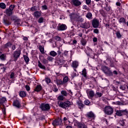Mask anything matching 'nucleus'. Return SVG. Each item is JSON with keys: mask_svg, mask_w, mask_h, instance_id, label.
<instances>
[{"mask_svg": "<svg viewBox=\"0 0 128 128\" xmlns=\"http://www.w3.org/2000/svg\"><path fill=\"white\" fill-rule=\"evenodd\" d=\"M58 104L60 108H66L68 107H70V106L72 104V102H70L69 100H66L65 102H60V103L58 102Z\"/></svg>", "mask_w": 128, "mask_h": 128, "instance_id": "f257e3e1", "label": "nucleus"}, {"mask_svg": "<svg viewBox=\"0 0 128 128\" xmlns=\"http://www.w3.org/2000/svg\"><path fill=\"white\" fill-rule=\"evenodd\" d=\"M102 70L106 74L107 76H111L112 75V72L106 66L102 67Z\"/></svg>", "mask_w": 128, "mask_h": 128, "instance_id": "f03ea898", "label": "nucleus"}, {"mask_svg": "<svg viewBox=\"0 0 128 128\" xmlns=\"http://www.w3.org/2000/svg\"><path fill=\"white\" fill-rule=\"evenodd\" d=\"M113 109L111 106H107L105 108V113L107 114L110 115L113 113Z\"/></svg>", "mask_w": 128, "mask_h": 128, "instance_id": "7ed1b4c3", "label": "nucleus"}, {"mask_svg": "<svg viewBox=\"0 0 128 128\" xmlns=\"http://www.w3.org/2000/svg\"><path fill=\"white\" fill-rule=\"evenodd\" d=\"M21 54V51H15L14 54V61L16 62Z\"/></svg>", "mask_w": 128, "mask_h": 128, "instance_id": "20e7f679", "label": "nucleus"}, {"mask_svg": "<svg viewBox=\"0 0 128 128\" xmlns=\"http://www.w3.org/2000/svg\"><path fill=\"white\" fill-rule=\"evenodd\" d=\"M40 108L44 111L48 110L50 109V106L49 104H42L40 106Z\"/></svg>", "mask_w": 128, "mask_h": 128, "instance_id": "39448f33", "label": "nucleus"}, {"mask_svg": "<svg viewBox=\"0 0 128 128\" xmlns=\"http://www.w3.org/2000/svg\"><path fill=\"white\" fill-rule=\"evenodd\" d=\"M80 15L79 14L76 13H72L70 14V20L72 22L76 21V20L77 19V18L78 17V16Z\"/></svg>", "mask_w": 128, "mask_h": 128, "instance_id": "423d86ee", "label": "nucleus"}, {"mask_svg": "<svg viewBox=\"0 0 128 128\" xmlns=\"http://www.w3.org/2000/svg\"><path fill=\"white\" fill-rule=\"evenodd\" d=\"M99 25V21L97 19H94L92 20V26H93L94 28H96Z\"/></svg>", "mask_w": 128, "mask_h": 128, "instance_id": "0eeeda50", "label": "nucleus"}, {"mask_svg": "<svg viewBox=\"0 0 128 128\" xmlns=\"http://www.w3.org/2000/svg\"><path fill=\"white\" fill-rule=\"evenodd\" d=\"M78 66H79L78 62L76 61H74L72 62V66L76 72V69L78 68Z\"/></svg>", "mask_w": 128, "mask_h": 128, "instance_id": "6e6552de", "label": "nucleus"}, {"mask_svg": "<svg viewBox=\"0 0 128 128\" xmlns=\"http://www.w3.org/2000/svg\"><path fill=\"white\" fill-rule=\"evenodd\" d=\"M88 96L89 98H93L94 96V94L93 90H87L86 91Z\"/></svg>", "mask_w": 128, "mask_h": 128, "instance_id": "1a4fd4ad", "label": "nucleus"}, {"mask_svg": "<svg viewBox=\"0 0 128 128\" xmlns=\"http://www.w3.org/2000/svg\"><path fill=\"white\" fill-rule=\"evenodd\" d=\"M67 29V26L64 24H62L60 25H59L58 26V30H59L63 31Z\"/></svg>", "mask_w": 128, "mask_h": 128, "instance_id": "9d476101", "label": "nucleus"}, {"mask_svg": "<svg viewBox=\"0 0 128 128\" xmlns=\"http://www.w3.org/2000/svg\"><path fill=\"white\" fill-rule=\"evenodd\" d=\"M20 100H15L13 104L14 106H16L18 108H20Z\"/></svg>", "mask_w": 128, "mask_h": 128, "instance_id": "9b49d317", "label": "nucleus"}, {"mask_svg": "<svg viewBox=\"0 0 128 128\" xmlns=\"http://www.w3.org/2000/svg\"><path fill=\"white\" fill-rule=\"evenodd\" d=\"M62 124V120L60 118H58V120H56L52 122V124L54 126H58Z\"/></svg>", "mask_w": 128, "mask_h": 128, "instance_id": "f8f14e48", "label": "nucleus"}, {"mask_svg": "<svg viewBox=\"0 0 128 128\" xmlns=\"http://www.w3.org/2000/svg\"><path fill=\"white\" fill-rule=\"evenodd\" d=\"M72 4L74 6H79L82 4L81 2L79 0H72Z\"/></svg>", "mask_w": 128, "mask_h": 128, "instance_id": "ddd939ff", "label": "nucleus"}, {"mask_svg": "<svg viewBox=\"0 0 128 128\" xmlns=\"http://www.w3.org/2000/svg\"><path fill=\"white\" fill-rule=\"evenodd\" d=\"M33 16L38 18L41 16V12L36 11L33 13Z\"/></svg>", "mask_w": 128, "mask_h": 128, "instance_id": "4468645a", "label": "nucleus"}, {"mask_svg": "<svg viewBox=\"0 0 128 128\" xmlns=\"http://www.w3.org/2000/svg\"><path fill=\"white\" fill-rule=\"evenodd\" d=\"M126 113L125 110H118L116 111V114H117L118 116H122L124 115Z\"/></svg>", "mask_w": 128, "mask_h": 128, "instance_id": "2eb2a0df", "label": "nucleus"}, {"mask_svg": "<svg viewBox=\"0 0 128 128\" xmlns=\"http://www.w3.org/2000/svg\"><path fill=\"white\" fill-rule=\"evenodd\" d=\"M88 118H91L92 120H94L95 116L92 112H89L87 114Z\"/></svg>", "mask_w": 128, "mask_h": 128, "instance_id": "dca6fc26", "label": "nucleus"}, {"mask_svg": "<svg viewBox=\"0 0 128 128\" xmlns=\"http://www.w3.org/2000/svg\"><path fill=\"white\" fill-rule=\"evenodd\" d=\"M68 76H65L64 78L63 82H61L62 84H67V82H68Z\"/></svg>", "mask_w": 128, "mask_h": 128, "instance_id": "f3484780", "label": "nucleus"}, {"mask_svg": "<svg viewBox=\"0 0 128 128\" xmlns=\"http://www.w3.org/2000/svg\"><path fill=\"white\" fill-rule=\"evenodd\" d=\"M78 128H88L86 124L82 123H78Z\"/></svg>", "mask_w": 128, "mask_h": 128, "instance_id": "a211bd4d", "label": "nucleus"}, {"mask_svg": "<svg viewBox=\"0 0 128 128\" xmlns=\"http://www.w3.org/2000/svg\"><path fill=\"white\" fill-rule=\"evenodd\" d=\"M6 54H2L1 55H0V60H2V61H4L6 60Z\"/></svg>", "mask_w": 128, "mask_h": 128, "instance_id": "6ab92c4d", "label": "nucleus"}, {"mask_svg": "<svg viewBox=\"0 0 128 128\" xmlns=\"http://www.w3.org/2000/svg\"><path fill=\"white\" fill-rule=\"evenodd\" d=\"M6 14L8 16H10L12 14V10H10L9 9L7 8L6 10Z\"/></svg>", "mask_w": 128, "mask_h": 128, "instance_id": "aec40b11", "label": "nucleus"}, {"mask_svg": "<svg viewBox=\"0 0 128 128\" xmlns=\"http://www.w3.org/2000/svg\"><path fill=\"white\" fill-rule=\"evenodd\" d=\"M38 66L41 69L46 70L45 66L42 65L40 61L38 62Z\"/></svg>", "mask_w": 128, "mask_h": 128, "instance_id": "412c9836", "label": "nucleus"}, {"mask_svg": "<svg viewBox=\"0 0 128 128\" xmlns=\"http://www.w3.org/2000/svg\"><path fill=\"white\" fill-rule=\"evenodd\" d=\"M20 96L21 98H24L26 97V92H20Z\"/></svg>", "mask_w": 128, "mask_h": 128, "instance_id": "4be33fe9", "label": "nucleus"}, {"mask_svg": "<svg viewBox=\"0 0 128 128\" xmlns=\"http://www.w3.org/2000/svg\"><path fill=\"white\" fill-rule=\"evenodd\" d=\"M42 90V86L40 85H38L34 90V91L39 92Z\"/></svg>", "mask_w": 128, "mask_h": 128, "instance_id": "5701e85b", "label": "nucleus"}, {"mask_svg": "<svg viewBox=\"0 0 128 128\" xmlns=\"http://www.w3.org/2000/svg\"><path fill=\"white\" fill-rule=\"evenodd\" d=\"M90 27V24L88 22H86L84 25L83 28H88Z\"/></svg>", "mask_w": 128, "mask_h": 128, "instance_id": "b1692460", "label": "nucleus"}, {"mask_svg": "<svg viewBox=\"0 0 128 128\" xmlns=\"http://www.w3.org/2000/svg\"><path fill=\"white\" fill-rule=\"evenodd\" d=\"M50 54L54 57H55L57 55V53L55 51H51L50 52Z\"/></svg>", "mask_w": 128, "mask_h": 128, "instance_id": "393cba45", "label": "nucleus"}, {"mask_svg": "<svg viewBox=\"0 0 128 128\" xmlns=\"http://www.w3.org/2000/svg\"><path fill=\"white\" fill-rule=\"evenodd\" d=\"M0 8L3 10H4L6 8V6L4 2L0 3Z\"/></svg>", "mask_w": 128, "mask_h": 128, "instance_id": "a878e982", "label": "nucleus"}, {"mask_svg": "<svg viewBox=\"0 0 128 128\" xmlns=\"http://www.w3.org/2000/svg\"><path fill=\"white\" fill-rule=\"evenodd\" d=\"M119 22L120 23H122V24H126V20L122 18H120V20H119Z\"/></svg>", "mask_w": 128, "mask_h": 128, "instance_id": "bb28decb", "label": "nucleus"}, {"mask_svg": "<svg viewBox=\"0 0 128 128\" xmlns=\"http://www.w3.org/2000/svg\"><path fill=\"white\" fill-rule=\"evenodd\" d=\"M6 101V98L4 97H2L0 99V104H4Z\"/></svg>", "mask_w": 128, "mask_h": 128, "instance_id": "cd10ccee", "label": "nucleus"}, {"mask_svg": "<svg viewBox=\"0 0 128 128\" xmlns=\"http://www.w3.org/2000/svg\"><path fill=\"white\" fill-rule=\"evenodd\" d=\"M116 36L118 38H121L122 35L120 34V32H116Z\"/></svg>", "mask_w": 128, "mask_h": 128, "instance_id": "c85d7f7f", "label": "nucleus"}, {"mask_svg": "<svg viewBox=\"0 0 128 128\" xmlns=\"http://www.w3.org/2000/svg\"><path fill=\"white\" fill-rule=\"evenodd\" d=\"M76 21L82 22L84 21V19L79 15L78 17V18H77V19H76Z\"/></svg>", "mask_w": 128, "mask_h": 128, "instance_id": "c756f323", "label": "nucleus"}, {"mask_svg": "<svg viewBox=\"0 0 128 128\" xmlns=\"http://www.w3.org/2000/svg\"><path fill=\"white\" fill-rule=\"evenodd\" d=\"M92 13H88L87 14V15H86V17L87 18H88L89 20H91L92 19Z\"/></svg>", "mask_w": 128, "mask_h": 128, "instance_id": "7c9ffc66", "label": "nucleus"}, {"mask_svg": "<svg viewBox=\"0 0 128 128\" xmlns=\"http://www.w3.org/2000/svg\"><path fill=\"white\" fill-rule=\"evenodd\" d=\"M86 68H84L82 72V75L84 76V77H86Z\"/></svg>", "mask_w": 128, "mask_h": 128, "instance_id": "2f4dec72", "label": "nucleus"}, {"mask_svg": "<svg viewBox=\"0 0 128 128\" xmlns=\"http://www.w3.org/2000/svg\"><path fill=\"white\" fill-rule=\"evenodd\" d=\"M105 9L107 12H110L112 10L110 6L107 5H106Z\"/></svg>", "mask_w": 128, "mask_h": 128, "instance_id": "473e14b6", "label": "nucleus"}, {"mask_svg": "<svg viewBox=\"0 0 128 128\" xmlns=\"http://www.w3.org/2000/svg\"><path fill=\"white\" fill-rule=\"evenodd\" d=\"M45 20L43 18H40L38 20V23H42L44 22Z\"/></svg>", "mask_w": 128, "mask_h": 128, "instance_id": "72a5a7b5", "label": "nucleus"}, {"mask_svg": "<svg viewBox=\"0 0 128 128\" xmlns=\"http://www.w3.org/2000/svg\"><path fill=\"white\" fill-rule=\"evenodd\" d=\"M24 60L26 63H28L29 62V58H28V56H24Z\"/></svg>", "mask_w": 128, "mask_h": 128, "instance_id": "f704fd0d", "label": "nucleus"}, {"mask_svg": "<svg viewBox=\"0 0 128 128\" xmlns=\"http://www.w3.org/2000/svg\"><path fill=\"white\" fill-rule=\"evenodd\" d=\"M61 94H62V95H63L64 96H66L67 95H68L67 92H66L65 90H62V91L61 92Z\"/></svg>", "mask_w": 128, "mask_h": 128, "instance_id": "c9c22d12", "label": "nucleus"}, {"mask_svg": "<svg viewBox=\"0 0 128 128\" xmlns=\"http://www.w3.org/2000/svg\"><path fill=\"white\" fill-rule=\"evenodd\" d=\"M39 48L42 54H44V48L42 46H39Z\"/></svg>", "mask_w": 128, "mask_h": 128, "instance_id": "e433bc0d", "label": "nucleus"}, {"mask_svg": "<svg viewBox=\"0 0 128 128\" xmlns=\"http://www.w3.org/2000/svg\"><path fill=\"white\" fill-rule=\"evenodd\" d=\"M14 8H15V6L14 5H11L10 6V7H9L8 10H10L13 11Z\"/></svg>", "mask_w": 128, "mask_h": 128, "instance_id": "4c0bfd02", "label": "nucleus"}, {"mask_svg": "<svg viewBox=\"0 0 128 128\" xmlns=\"http://www.w3.org/2000/svg\"><path fill=\"white\" fill-rule=\"evenodd\" d=\"M45 82H46L48 84H50L51 82V80L50 78H45Z\"/></svg>", "mask_w": 128, "mask_h": 128, "instance_id": "58836bf2", "label": "nucleus"}, {"mask_svg": "<svg viewBox=\"0 0 128 128\" xmlns=\"http://www.w3.org/2000/svg\"><path fill=\"white\" fill-rule=\"evenodd\" d=\"M102 96V94L100 92H96V96L97 98H100Z\"/></svg>", "mask_w": 128, "mask_h": 128, "instance_id": "ea45409f", "label": "nucleus"}, {"mask_svg": "<svg viewBox=\"0 0 128 128\" xmlns=\"http://www.w3.org/2000/svg\"><path fill=\"white\" fill-rule=\"evenodd\" d=\"M58 99L60 100H63L64 98L63 96H58Z\"/></svg>", "mask_w": 128, "mask_h": 128, "instance_id": "a19ab883", "label": "nucleus"}, {"mask_svg": "<svg viewBox=\"0 0 128 128\" xmlns=\"http://www.w3.org/2000/svg\"><path fill=\"white\" fill-rule=\"evenodd\" d=\"M84 102V104L87 106H88L90 104V102L88 100H85Z\"/></svg>", "mask_w": 128, "mask_h": 128, "instance_id": "79ce46f5", "label": "nucleus"}, {"mask_svg": "<svg viewBox=\"0 0 128 128\" xmlns=\"http://www.w3.org/2000/svg\"><path fill=\"white\" fill-rule=\"evenodd\" d=\"M86 40H82V44L83 46H85L86 44Z\"/></svg>", "mask_w": 128, "mask_h": 128, "instance_id": "37998d69", "label": "nucleus"}, {"mask_svg": "<svg viewBox=\"0 0 128 128\" xmlns=\"http://www.w3.org/2000/svg\"><path fill=\"white\" fill-rule=\"evenodd\" d=\"M26 91H30V86H28V85H26Z\"/></svg>", "mask_w": 128, "mask_h": 128, "instance_id": "c03bdc74", "label": "nucleus"}, {"mask_svg": "<svg viewBox=\"0 0 128 128\" xmlns=\"http://www.w3.org/2000/svg\"><path fill=\"white\" fill-rule=\"evenodd\" d=\"M42 10H47V6L46 5L42 6Z\"/></svg>", "mask_w": 128, "mask_h": 128, "instance_id": "a18cd8bd", "label": "nucleus"}, {"mask_svg": "<svg viewBox=\"0 0 128 128\" xmlns=\"http://www.w3.org/2000/svg\"><path fill=\"white\" fill-rule=\"evenodd\" d=\"M56 40L60 41L61 40V38H60V37L58 36H56Z\"/></svg>", "mask_w": 128, "mask_h": 128, "instance_id": "49530a36", "label": "nucleus"}, {"mask_svg": "<svg viewBox=\"0 0 128 128\" xmlns=\"http://www.w3.org/2000/svg\"><path fill=\"white\" fill-rule=\"evenodd\" d=\"M14 78V72H12L10 74V78Z\"/></svg>", "mask_w": 128, "mask_h": 128, "instance_id": "de8ad7c7", "label": "nucleus"}, {"mask_svg": "<svg viewBox=\"0 0 128 128\" xmlns=\"http://www.w3.org/2000/svg\"><path fill=\"white\" fill-rule=\"evenodd\" d=\"M86 4L88 5L91 3V0H86Z\"/></svg>", "mask_w": 128, "mask_h": 128, "instance_id": "09e8293b", "label": "nucleus"}, {"mask_svg": "<svg viewBox=\"0 0 128 128\" xmlns=\"http://www.w3.org/2000/svg\"><path fill=\"white\" fill-rule=\"evenodd\" d=\"M48 60L52 61L53 60L52 57H51V56H48Z\"/></svg>", "mask_w": 128, "mask_h": 128, "instance_id": "8fccbe9b", "label": "nucleus"}, {"mask_svg": "<svg viewBox=\"0 0 128 128\" xmlns=\"http://www.w3.org/2000/svg\"><path fill=\"white\" fill-rule=\"evenodd\" d=\"M120 89L122 90H124L126 89V88L123 86H120Z\"/></svg>", "mask_w": 128, "mask_h": 128, "instance_id": "3c124183", "label": "nucleus"}, {"mask_svg": "<svg viewBox=\"0 0 128 128\" xmlns=\"http://www.w3.org/2000/svg\"><path fill=\"white\" fill-rule=\"evenodd\" d=\"M2 112L4 114H6V108H2Z\"/></svg>", "mask_w": 128, "mask_h": 128, "instance_id": "603ef678", "label": "nucleus"}, {"mask_svg": "<svg viewBox=\"0 0 128 128\" xmlns=\"http://www.w3.org/2000/svg\"><path fill=\"white\" fill-rule=\"evenodd\" d=\"M42 63L44 64H46L48 63L47 60H46V59H44L42 60Z\"/></svg>", "mask_w": 128, "mask_h": 128, "instance_id": "864d4df0", "label": "nucleus"}, {"mask_svg": "<svg viewBox=\"0 0 128 128\" xmlns=\"http://www.w3.org/2000/svg\"><path fill=\"white\" fill-rule=\"evenodd\" d=\"M94 32L96 34H98V29H94Z\"/></svg>", "mask_w": 128, "mask_h": 128, "instance_id": "5fc2aeb1", "label": "nucleus"}, {"mask_svg": "<svg viewBox=\"0 0 128 128\" xmlns=\"http://www.w3.org/2000/svg\"><path fill=\"white\" fill-rule=\"evenodd\" d=\"M30 10H32V12H34L36 10L35 7H32L30 8Z\"/></svg>", "mask_w": 128, "mask_h": 128, "instance_id": "6e6d98bb", "label": "nucleus"}, {"mask_svg": "<svg viewBox=\"0 0 128 128\" xmlns=\"http://www.w3.org/2000/svg\"><path fill=\"white\" fill-rule=\"evenodd\" d=\"M78 75V74L76 72V73H74L72 76H76Z\"/></svg>", "mask_w": 128, "mask_h": 128, "instance_id": "4d7b16f0", "label": "nucleus"}, {"mask_svg": "<svg viewBox=\"0 0 128 128\" xmlns=\"http://www.w3.org/2000/svg\"><path fill=\"white\" fill-rule=\"evenodd\" d=\"M83 9L86 10L88 8V6L86 5H84L82 6Z\"/></svg>", "mask_w": 128, "mask_h": 128, "instance_id": "13d9d810", "label": "nucleus"}, {"mask_svg": "<svg viewBox=\"0 0 128 128\" xmlns=\"http://www.w3.org/2000/svg\"><path fill=\"white\" fill-rule=\"evenodd\" d=\"M97 40H98V39H97L96 38H94V39H93L94 42H97Z\"/></svg>", "mask_w": 128, "mask_h": 128, "instance_id": "bf43d9fd", "label": "nucleus"}, {"mask_svg": "<svg viewBox=\"0 0 128 128\" xmlns=\"http://www.w3.org/2000/svg\"><path fill=\"white\" fill-rule=\"evenodd\" d=\"M54 91L55 92H56L58 91V89L57 88H54Z\"/></svg>", "mask_w": 128, "mask_h": 128, "instance_id": "052dcab7", "label": "nucleus"}, {"mask_svg": "<svg viewBox=\"0 0 128 128\" xmlns=\"http://www.w3.org/2000/svg\"><path fill=\"white\" fill-rule=\"evenodd\" d=\"M120 5H121L120 2H116V6H120Z\"/></svg>", "mask_w": 128, "mask_h": 128, "instance_id": "680f3d73", "label": "nucleus"}, {"mask_svg": "<svg viewBox=\"0 0 128 128\" xmlns=\"http://www.w3.org/2000/svg\"><path fill=\"white\" fill-rule=\"evenodd\" d=\"M15 24H16L18 26H20V22H15Z\"/></svg>", "mask_w": 128, "mask_h": 128, "instance_id": "e2e57ef3", "label": "nucleus"}, {"mask_svg": "<svg viewBox=\"0 0 128 128\" xmlns=\"http://www.w3.org/2000/svg\"><path fill=\"white\" fill-rule=\"evenodd\" d=\"M64 54L65 56H68V51H64Z\"/></svg>", "mask_w": 128, "mask_h": 128, "instance_id": "0e129e2a", "label": "nucleus"}, {"mask_svg": "<svg viewBox=\"0 0 128 128\" xmlns=\"http://www.w3.org/2000/svg\"><path fill=\"white\" fill-rule=\"evenodd\" d=\"M112 58H108L107 59L108 61H110V63H112V61H111Z\"/></svg>", "mask_w": 128, "mask_h": 128, "instance_id": "69168bd1", "label": "nucleus"}, {"mask_svg": "<svg viewBox=\"0 0 128 128\" xmlns=\"http://www.w3.org/2000/svg\"><path fill=\"white\" fill-rule=\"evenodd\" d=\"M23 40H28V38L26 37H24Z\"/></svg>", "mask_w": 128, "mask_h": 128, "instance_id": "338daca9", "label": "nucleus"}, {"mask_svg": "<svg viewBox=\"0 0 128 128\" xmlns=\"http://www.w3.org/2000/svg\"><path fill=\"white\" fill-rule=\"evenodd\" d=\"M69 94L70 96L72 95V92L70 90L69 91Z\"/></svg>", "mask_w": 128, "mask_h": 128, "instance_id": "774afa93", "label": "nucleus"}]
</instances>
